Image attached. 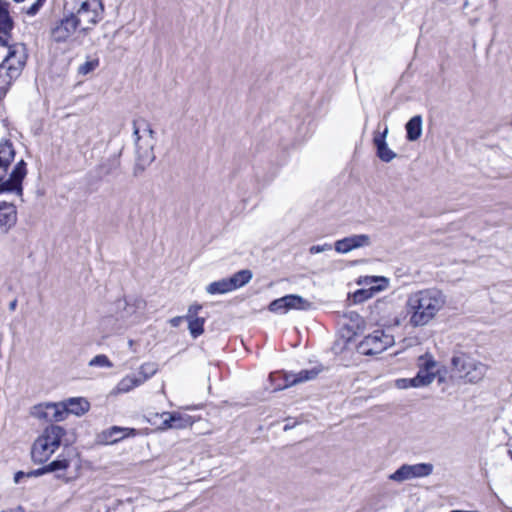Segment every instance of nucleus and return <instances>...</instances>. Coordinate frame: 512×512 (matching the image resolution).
<instances>
[{
	"label": "nucleus",
	"mask_w": 512,
	"mask_h": 512,
	"mask_svg": "<svg viewBox=\"0 0 512 512\" xmlns=\"http://www.w3.org/2000/svg\"><path fill=\"white\" fill-rule=\"evenodd\" d=\"M284 379V384H279L275 390H282L285 388H288L290 386L298 384L297 378L295 376V373H285L281 374L280 372H273L269 375V379L271 382H275L279 380L280 378Z\"/></svg>",
	"instance_id": "393cba45"
},
{
	"label": "nucleus",
	"mask_w": 512,
	"mask_h": 512,
	"mask_svg": "<svg viewBox=\"0 0 512 512\" xmlns=\"http://www.w3.org/2000/svg\"><path fill=\"white\" fill-rule=\"evenodd\" d=\"M15 2H23L24 0H14Z\"/></svg>",
	"instance_id": "09e8293b"
},
{
	"label": "nucleus",
	"mask_w": 512,
	"mask_h": 512,
	"mask_svg": "<svg viewBox=\"0 0 512 512\" xmlns=\"http://www.w3.org/2000/svg\"><path fill=\"white\" fill-rule=\"evenodd\" d=\"M160 418L162 420V422L160 424V428H162V429H169V428L180 429V428L185 427L188 424V419L183 417L179 413L163 412L160 415Z\"/></svg>",
	"instance_id": "aec40b11"
},
{
	"label": "nucleus",
	"mask_w": 512,
	"mask_h": 512,
	"mask_svg": "<svg viewBox=\"0 0 512 512\" xmlns=\"http://www.w3.org/2000/svg\"><path fill=\"white\" fill-rule=\"evenodd\" d=\"M158 371V365L155 362H146L143 363L138 370V379L141 381V384L146 382L149 378L155 375Z\"/></svg>",
	"instance_id": "bb28decb"
},
{
	"label": "nucleus",
	"mask_w": 512,
	"mask_h": 512,
	"mask_svg": "<svg viewBox=\"0 0 512 512\" xmlns=\"http://www.w3.org/2000/svg\"><path fill=\"white\" fill-rule=\"evenodd\" d=\"M15 157V150L9 140L0 141V193L15 192L22 194V181L26 176V163L23 159L17 162L11 174L6 178L8 168Z\"/></svg>",
	"instance_id": "7ed1b4c3"
},
{
	"label": "nucleus",
	"mask_w": 512,
	"mask_h": 512,
	"mask_svg": "<svg viewBox=\"0 0 512 512\" xmlns=\"http://www.w3.org/2000/svg\"><path fill=\"white\" fill-rule=\"evenodd\" d=\"M370 245V237L366 234L351 235L337 240L334 248L338 253L347 254L354 249Z\"/></svg>",
	"instance_id": "4468645a"
},
{
	"label": "nucleus",
	"mask_w": 512,
	"mask_h": 512,
	"mask_svg": "<svg viewBox=\"0 0 512 512\" xmlns=\"http://www.w3.org/2000/svg\"><path fill=\"white\" fill-rule=\"evenodd\" d=\"M285 306L287 312L291 309L307 310L310 307V302L299 295H286L284 296Z\"/></svg>",
	"instance_id": "b1692460"
},
{
	"label": "nucleus",
	"mask_w": 512,
	"mask_h": 512,
	"mask_svg": "<svg viewBox=\"0 0 512 512\" xmlns=\"http://www.w3.org/2000/svg\"><path fill=\"white\" fill-rule=\"evenodd\" d=\"M332 249V246L330 244H323V245H313L310 247L309 252L311 254H318L324 251H329Z\"/></svg>",
	"instance_id": "c9c22d12"
},
{
	"label": "nucleus",
	"mask_w": 512,
	"mask_h": 512,
	"mask_svg": "<svg viewBox=\"0 0 512 512\" xmlns=\"http://www.w3.org/2000/svg\"><path fill=\"white\" fill-rule=\"evenodd\" d=\"M201 309H202V306L199 305V304L190 305L189 308H188V313L185 316V318H199L197 316V314L199 313V311Z\"/></svg>",
	"instance_id": "e433bc0d"
},
{
	"label": "nucleus",
	"mask_w": 512,
	"mask_h": 512,
	"mask_svg": "<svg viewBox=\"0 0 512 512\" xmlns=\"http://www.w3.org/2000/svg\"><path fill=\"white\" fill-rule=\"evenodd\" d=\"M89 366H99V367L111 368V367H113V364L106 355L100 354L90 360Z\"/></svg>",
	"instance_id": "7c9ffc66"
},
{
	"label": "nucleus",
	"mask_w": 512,
	"mask_h": 512,
	"mask_svg": "<svg viewBox=\"0 0 512 512\" xmlns=\"http://www.w3.org/2000/svg\"><path fill=\"white\" fill-rule=\"evenodd\" d=\"M381 305H382V302L380 300H378L375 305L372 307V310H371V316L373 317V319L375 321H377V317L376 315H378L380 313V310H381Z\"/></svg>",
	"instance_id": "58836bf2"
},
{
	"label": "nucleus",
	"mask_w": 512,
	"mask_h": 512,
	"mask_svg": "<svg viewBox=\"0 0 512 512\" xmlns=\"http://www.w3.org/2000/svg\"><path fill=\"white\" fill-rule=\"evenodd\" d=\"M433 470L434 466L431 463L403 464L389 476V479L403 482L415 478H424L430 476Z\"/></svg>",
	"instance_id": "9b49d317"
},
{
	"label": "nucleus",
	"mask_w": 512,
	"mask_h": 512,
	"mask_svg": "<svg viewBox=\"0 0 512 512\" xmlns=\"http://www.w3.org/2000/svg\"><path fill=\"white\" fill-rule=\"evenodd\" d=\"M185 319V316H176L169 320V323L172 327H178L181 322Z\"/></svg>",
	"instance_id": "ea45409f"
},
{
	"label": "nucleus",
	"mask_w": 512,
	"mask_h": 512,
	"mask_svg": "<svg viewBox=\"0 0 512 512\" xmlns=\"http://www.w3.org/2000/svg\"><path fill=\"white\" fill-rule=\"evenodd\" d=\"M320 371L321 369L314 367L309 370H301L300 372L295 373L298 384L315 379Z\"/></svg>",
	"instance_id": "c756f323"
},
{
	"label": "nucleus",
	"mask_w": 512,
	"mask_h": 512,
	"mask_svg": "<svg viewBox=\"0 0 512 512\" xmlns=\"http://www.w3.org/2000/svg\"><path fill=\"white\" fill-rule=\"evenodd\" d=\"M70 466V460L62 455L45 465L46 472L64 471Z\"/></svg>",
	"instance_id": "c85d7f7f"
},
{
	"label": "nucleus",
	"mask_w": 512,
	"mask_h": 512,
	"mask_svg": "<svg viewBox=\"0 0 512 512\" xmlns=\"http://www.w3.org/2000/svg\"><path fill=\"white\" fill-rule=\"evenodd\" d=\"M23 477H27L23 471H18L14 476V482L17 484Z\"/></svg>",
	"instance_id": "79ce46f5"
},
{
	"label": "nucleus",
	"mask_w": 512,
	"mask_h": 512,
	"mask_svg": "<svg viewBox=\"0 0 512 512\" xmlns=\"http://www.w3.org/2000/svg\"><path fill=\"white\" fill-rule=\"evenodd\" d=\"M17 211L12 203L0 202V227L7 232L16 224Z\"/></svg>",
	"instance_id": "f3484780"
},
{
	"label": "nucleus",
	"mask_w": 512,
	"mask_h": 512,
	"mask_svg": "<svg viewBox=\"0 0 512 512\" xmlns=\"http://www.w3.org/2000/svg\"><path fill=\"white\" fill-rule=\"evenodd\" d=\"M140 385L142 384L137 375H127L117 384V391L119 393H127Z\"/></svg>",
	"instance_id": "a878e982"
},
{
	"label": "nucleus",
	"mask_w": 512,
	"mask_h": 512,
	"mask_svg": "<svg viewBox=\"0 0 512 512\" xmlns=\"http://www.w3.org/2000/svg\"><path fill=\"white\" fill-rule=\"evenodd\" d=\"M1 512H25L24 508L22 506H17L15 508L2 510Z\"/></svg>",
	"instance_id": "37998d69"
},
{
	"label": "nucleus",
	"mask_w": 512,
	"mask_h": 512,
	"mask_svg": "<svg viewBox=\"0 0 512 512\" xmlns=\"http://www.w3.org/2000/svg\"><path fill=\"white\" fill-rule=\"evenodd\" d=\"M46 0H36L35 2H33L29 7L27 8H23V12L29 16V17H33L35 16L36 14H38V12L40 11V9L43 7V5L45 4Z\"/></svg>",
	"instance_id": "473e14b6"
},
{
	"label": "nucleus",
	"mask_w": 512,
	"mask_h": 512,
	"mask_svg": "<svg viewBox=\"0 0 512 512\" xmlns=\"http://www.w3.org/2000/svg\"><path fill=\"white\" fill-rule=\"evenodd\" d=\"M385 339H386V349L388 348V346H390V345H393V344H394V340H393V338L389 339V336H388V335H386V336H385Z\"/></svg>",
	"instance_id": "a18cd8bd"
},
{
	"label": "nucleus",
	"mask_w": 512,
	"mask_h": 512,
	"mask_svg": "<svg viewBox=\"0 0 512 512\" xmlns=\"http://www.w3.org/2000/svg\"><path fill=\"white\" fill-rule=\"evenodd\" d=\"M10 3L0 0V45L6 46L13 29L14 22L9 13Z\"/></svg>",
	"instance_id": "2eb2a0df"
},
{
	"label": "nucleus",
	"mask_w": 512,
	"mask_h": 512,
	"mask_svg": "<svg viewBox=\"0 0 512 512\" xmlns=\"http://www.w3.org/2000/svg\"><path fill=\"white\" fill-rule=\"evenodd\" d=\"M396 157V154L386 147V162L391 161Z\"/></svg>",
	"instance_id": "a19ab883"
},
{
	"label": "nucleus",
	"mask_w": 512,
	"mask_h": 512,
	"mask_svg": "<svg viewBox=\"0 0 512 512\" xmlns=\"http://www.w3.org/2000/svg\"><path fill=\"white\" fill-rule=\"evenodd\" d=\"M374 143L377 147V155L381 160H384V132L376 131L374 136Z\"/></svg>",
	"instance_id": "2f4dec72"
},
{
	"label": "nucleus",
	"mask_w": 512,
	"mask_h": 512,
	"mask_svg": "<svg viewBox=\"0 0 512 512\" xmlns=\"http://www.w3.org/2000/svg\"><path fill=\"white\" fill-rule=\"evenodd\" d=\"M27 60V49L22 43L8 47V53L0 64V94H5L10 85L21 75Z\"/></svg>",
	"instance_id": "20e7f679"
},
{
	"label": "nucleus",
	"mask_w": 512,
	"mask_h": 512,
	"mask_svg": "<svg viewBox=\"0 0 512 512\" xmlns=\"http://www.w3.org/2000/svg\"><path fill=\"white\" fill-rule=\"evenodd\" d=\"M384 282V277H373V276H366L363 279H360L358 281V284L360 285H366L370 286L369 288H363L359 289L356 292L353 293V302L354 303H361L369 298H371L375 293L380 292L383 289V286L381 284H378L376 286L372 285L375 282Z\"/></svg>",
	"instance_id": "ddd939ff"
},
{
	"label": "nucleus",
	"mask_w": 512,
	"mask_h": 512,
	"mask_svg": "<svg viewBox=\"0 0 512 512\" xmlns=\"http://www.w3.org/2000/svg\"><path fill=\"white\" fill-rule=\"evenodd\" d=\"M406 137L409 141H416L422 134V117L421 115L413 116L406 123Z\"/></svg>",
	"instance_id": "412c9836"
},
{
	"label": "nucleus",
	"mask_w": 512,
	"mask_h": 512,
	"mask_svg": "<svg viewBox=\"0 0 512 512\" xmlns=\"http://www.w3.org/2000/svg\"><path fill=\"white\" fill-rule=\"evenodd\" d=\"M71 13L79 20L81 34L87 36L103 19L104 5L102 0H82L79 7Z\"/></svg>",
	"instance_id": "0eeeda50"
},
{
	"label": "nucleus",
	"mask_w": 512,
	"mask_h": 512,
	"mask_svg": "<svg viewBox=\"0 0 512 512\" xmlns=\"http://www.w3.org/2000/svg\"><path fill=\"white\" fill-rule=\"evenodd\" d=\"M49 35L56 44L80 43L79 39L84 37L81 34L79 20L71 12L64 13L52 23Z\"/></svg>",
	"instance_id": "423d86ee"
},
{
	"label": "nucleus",
	"mask_w": 512,
	"mask_h": 512,
	"mask_svg": "<svg viewBox=\"0 0 512 512\" xmlns=\"http://www.w3.org/2000/svg\"><path fill=\"white\" fill-rule=\"evenodd\" d=\"M384 330L377 329L366 336L357 346L359 353L367 356L381 354L384 351Z\"/></svg>",
	"instance_id": "f8f14e48"
},
{
	"label": "nucleus",
	"mask_w": 512,
	"mask_h": 512,
	"mask_svg": "<svg viewBox=\"0 0 512 512\" xmlns=\"http://www.w3.org/2000/svg\"><path fill=\"white\" fill-rule=\"evenodd\" d=\"M67 414L69 413L68 410H66L65 403H49L45 405L44 410L39 414V417L58 422L64 420Z\"/></svg>",
	"instance_id": "6ab92c4d"
},
{
	"label": "nucleus",
	"mask_w": 512,
	"mask_h": 512,
	"mask_svg": "<svg viewBox=\"0 0 512 512\" xmlns=\"http://www.w3.org/2000/svg\"><path fill=\"white\" fill-rule=\"evenodd\" d=\"M388 282H389V280L386 278V280H385L386 287L388 286Z\"/></svg>",
	"instance_id": "de8ad7c7"
},
{
	"label": "nucleus",
	"mask_w": 512,
	"mask_h": 512,
	"mask_svg": "<svg viewBox=\"0 0 512 512\" xmlns=\"http://www.w3.org/2000/svg\"><path fill=\"white\" fill-rule=\"evenodd\" d=\"M269 310L274 313H286L284 297L272 301L269 305Z\"/></svg>",
	"instance_id": "f704fd0d"
},
{
	"label": "nucleus",
	"mask_w": 512,
	"mask_h": 512,
	"mask_svg": "<svg viewBox=\"0 0 512 512\" xmlns=\"http://www.w3.org/2000/svg\"><path fill=\"white\" fill-rule=\"evenodd\" d=\"M445 302L444 294L438 289H425L411 294L407 300L410 323L414 327L428 324Z\"/></svg>",
	"instance_id": "f257e3e1"
},
{
	"label": "nucleus",
	"mask_w": 512,
	"mask_h": 512,
	"mask_svg": "<svg viewBox=\"0 0 512 512\" xmlns=\"http://www.w3.org/2000/svg\"><path fill=\"white\" fill-rule=\"evenodd\" d=\"M363 328L364 320L357 312L351 311L344 315L343 330L347 333L343 336L347 337V341H350Z\"/></svg>",
	"instance_id": "dca6fc26"
},
{
	"label": "nucleus",
	"mask_w": 512,
	"mask_h": 512,
	"mask_svg": "<svg viewBox=\"0 0 512 512\" xmlns=\"http://www.w3.org/2000/svg\"><path fill=\"white\" fill-rule=\"evenodd\" d=\"M44 474H47L45 466H43L41 468H38V469H35V470H32V471H30L28 473H25V475L27 477H39V476H42Z\"/></svg>",
	"instance_id": "4c0bfd02"
},
{
	"label": "nucleus",
	"mask_w": 512,
	"mask_h": 512,
	"mask_svg": "<svg viewBox=\"0 0 512 512\" xmlns=\"http://www.w3.org/2000/svg\"><path fill=\"white\" fill-rule=\"evenodd\" d=\"M134 429L121 428L118 426H113L109 428L106 432L103 433L105 440L109 443H115L123 438H125L129 434H134Z\"/></svg>",
	"instance_id": "5701e85b"
},
{
	"label": "nucleus",
	"mask_w": 512,
	"mask_h": 512,
	"mask_svg": "<svg viewBox=\"0 0 512 512\" xmlns=\"http://www.w3.org/2000/svg\"><path fill=\"white\" fill-rule=\"evenodd\" d=\"M66 431L58 425H50L36 438L32 445L31 457L34 463L43 464L59 449Z\"/></svg>",
	"instance_id": "39448f33"
},
{
	"label": "nucleus",
	"mask_w": 512,
	"mask_h": 512,
	"mask_svg": "<svg viewBox=\"0 0 512 512\" xmlns=\"http://www.w3.org/2000/svg\"><path fill=\"white\" fill-rule=\"evenodd\" d=\"M66 410L74 415H83L89 410V403L84 398H70L66 402Z\"/></svg>",
	"instance_id": "4be33fe9"
},
{
	"label": "nucleus",
	"mask_w": 512,
	"mask_h": 512,
	"mask_svg": "<svg viewBox=\"0 0 512 512\" xmlns=\"http://www.w3.org/2000/svg\"><path fill=\"white\" fill-rule=\"evenodd\" d=\"M185 320L188 321V329L193 338H197L204 332V318H185Z\"/></svg>",
	"instance_id": "cd10ccee"
},
{
	"label": "nucleus",
	"mask_w": 512,
	"mask_h": 512,
	"mask_svg": "<svg viewBox=\"0 0 512 512\" xmlns=\"http://www.w3.org/2000/svg\"><path fill=\"white\" fill-rule=\"evenodd\" d=\"M437 362L432 356L426 354L419 358V371L416 376L410 379H399L396 384L399 388L425 387L431 384L436 377Z\"/></svg>",
	"instance_id": "6e6552de"
},
{
	"label": "nucleus",
	"mask_w": 512,
	"mask_h": 512,
	"mask_svg": "<svg viewBox=\"0 0 512 512\" xmlns=\"http://www.w3.org/2000/svg\"><path fill=\"white\" fill-rule=\"evenodd\" d=\"M16 307H17V300H16V299H14L13 301H11V302L9 303V310H10V311H14V310L16 309Z\"/></svg>",
	"instance_id": "c03bdc74"
},
{
	"label": "nucleus",
	"mask_w": 512,
	"mask_h": 512,
	"mask_svg": "<svg viewBox=\"0 0 512 512\" xmlns=\"http://www.w3.org/2000/svg\"><path fill=\"white\" fill-rule=\"evenodd\" d=\"M132 125L136 155L133 173L138 176L155 160L154 146L156 140L155 132L146 119L142 117L134 119Z\"/></svg>",
	"instance_id": "f03ea898"
},
{
	"label": "nucleus",
	"mask_w": 512,
	"mask_h": 512,
	"mask_svg": "<svg viewBox=\"0 0 512 512\" xmlns=\"http://www.w3.org/2000/svg\"><path fill=\"white\" fill-rule=\"evenodd\" d=\"M133 344H134V341H133V340H129V341H128V345H129V347H132V346H133Z\"/></svg>",
	"instance_id": "49530a36"
},
{
	"label": "nucleus",
	"mask_w": 512,
	"mask_h": 512,
	"mask_svg": "<svg viewBox=\"0 0 512 512\" xmlns=\"http://www.w3.org/2000/svg\"><path fill=\"white\" fill-rule=\"evenodd\" d=\"M252 279V272L250 270H240L230 278H224L210 283L206 287V292L211 295L225 294L236 290Z\"/></svg>",
	"instance_id": "9d476101"
},
{
	"label": "nucleus",
	"mask_w": 512,
	"mask_h": 512,
	"mask_svg": "<svg viewBox=\"0 0 512 512\" xmlns=\"http://www.w3.org/2000/svg\"><path fill=\"white\" fill-rule=\"evenodd\" d=\"M124 311L121 314L123 319H131L135 322L138 319V313L145 309L146 302L142 298H133L129 301H124Z\"/></svg>",
	"instance_id": "a211bd4d"
},
{
	"label": "nucleus",
	"mask_w": 512,
	"mask_h": 512,
	"mask_svg": "<svg viewBox=\"0 0 512 512\" xmlns=\"http://www.w3.org/2000/svg\"><path fill=\"white\" fill-rule=\"evenodd\" d=\"M451 364L460 377L470 383H477L482 380L487 371L485 364L470 358L464 353L454 355Z\"/></svg>",
	"instance_id": "1a4fd4ad"
},
{
	"label": "nucleus",
	"mask_w": 512,
	"mask_h": 512,
	"mask_svg": "<svg viewBox=\"0 0 512 512\" xmlns=\"http://www.w3.org/2000/svg\"><path fill=\"white\" fill-rule=\"evenodd\" d=\"M99 65V61L97 59L86 61L85 63L81 64L78 68V73L81 75H87L88 73L92 72L94 69H96Z\"/></svg>",
	"instance_id": "72a5a7b5"
}]
</instances>
